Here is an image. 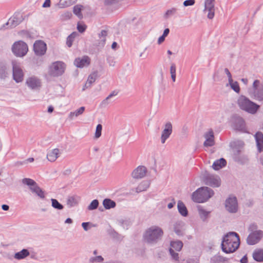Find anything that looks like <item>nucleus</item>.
<instances>
[{
    "mask_svg": "<svg viewBox=\"0 0 263 263\" xmlns=\"http://www.w3.org/2000/svg\"><path fill=\"white\" fill-rule=\"evenodd\" d=\"M239 245L238 234L236 232H231L223 236L221 246L223 252L231 253L235 252L238 248Z\"/></svg>",
    "mask_w": 263,
    "mask_h": 263,
    "instance_id": "1",
    "label": "nucleus"
},
{
    "mask_svg": "<svg viewBox=\"0 0 263 263\" xmlns=\"http://www.w3.org/2000/svg\"><path fill=\"white\" fill-rule=\"evenodd\" d=\"M163 234V231L160 227L153 226L146 229L143 237L146 243L155 245L161 239Z\"/></svg>",
    "mask_w": 263,
    "mask_h": 263,
    "instance_id": "2",
    "label": "nucleus"
},
{
    "mask_svg": "<svg viewBox=\"0 0 263 263\" xmlns=\"http://www.w3.org/2000/svg\"><path fill=\"white\" fill-rule=\"evenodd\" d=\"M213 190L208 187H201L195 191L192 196V200L196 202H206L214 195Z\"/></svg>",
    "mask_w": 263,
    "mask_h": 263,
    "instance_id": "3",
    "label": "nucleus"
},
{
    "mask_svg": "<svg viewBox=\"0 0 263 263\" xmlns=\"http://www.w3.org/2000/svg\"><path fill=\"white\" fill-rule=\"evenodd\" d=\"M239 107L242 110L250 114H255L259 107V106L251 101L247 97L241 96L238 100Z\"/></svg>",
    "mask_w": 263,
    "mask_h": 263,
    "instance_id": "4",
    "label": "nucleus"
},
{
    "mask_svg": "<svg viewBox=\"0 0 263 263\" xmlns=\"http://www.w3.org/2000/svg\"><path fill=\"white\" fill-rule=\"evenodd\" d=\"M22 182L29 187V189L32 193L36 195L41 199H44L45 197L44 191L37 185L36 182L30 178H24Z\"/></svg>",
    "mask_w": 263,
    "mask_h": 263,
    "instance_id": "5",
    "label": "nucleus"
},
{
    "mask_svg": "<svg viewBox=\"0 0 263 263\" xmlns=\"http://www.w3.org/2000/svg\"><path fill=\"white\" fill-rule=\"evenodd\" d=\"M12 68V78L17 83L23 81L24 78V73L21 67V64L14 60L11 62Z\"/></svg>",
    "mask_w": 263,
    "mask_h": 263,
    "instance_id": "6",
    "label": "nucleus"
},
{
    "mask_svg": "<svg viewBox=\"0 0 263 263\" xmlns=\"http://www.w3.org/2000/svg\"><path fill=\"white\" fill-rule=\"evenodd\" d=\"M65 68V64L61 61H57L52 63L48 70V74L53 77H58L61 76Z\"/></svg>",
    "mask_w": 263,
    "mask_h": 263,
    "instance_id": "7",
    "label": "nucleus"
},
{
    "mask_svg": "<svg viewBox=\"0 0 263 263\" xmlns=\"http://www.w3.org/2000/svg\"><path fill=\"white\" fill-rule=\"evenodd\" d=\"M28 50L27 45L22 41L15 42L12 46V51L17 57H23Z\"/></svg>",
    "mask_w": 263,
    "mask_h": 263,
    "instance_id": "8",
    "label": "nucleus"
},
{
    "mask_svg": "<svg viewBox=\"0 0 263 263\" xmlns=\"http://www.w3.org/2000/svg\"><path fill=\"white\" fill-rule=\"evenodd\" d=\"M24 20L23 15L20 12H15L8 20V22L1 27L3 28H13L18 25Z\"/></svg>",
    "mask_w": 263,
    "mask_h": 263,
    "instance_id": "9",
    "label": "nucleus"
},
{
    "mask_svg": "<svg viewBox=\"0 0 263 263\" xmlns=\"http://www.w3.org/2000/svg\"><path fill=\"white\" fill-rule=\"evenodd\" d=\"M225 208L230 213H236L238 209L237 199L236 197L230 196L225 201Z\"/></svg>",
    "mask_w": 263,
    "mask_h": 263,
    "instance_id": "10",
    "label": "nucleus"
},
{
    "mask_svg": "<svg viewBox=\"0 0 263 263\" xmlns=\"http://www.w3.org/2000/svg\"><path fill=\"white\" fill-rule=\"evenodd\" d=\"M263 237V231L260 230L252 231L247 238V243L254 245L258 243Z\"/></svg>",
    "mask_w": 263,
    "mask_h": 263,
    "instance_id": "11",
    "label": "nucleus"
},
{
    "mask_svg": "<svg viewBox=\"0 0 263 263\" xmlns=\"http://www.w3.org/2000/svg\"><path fill=\"white\" fill-rule=\"evenodd\" d=\"M204 181L205 183L213 187H219L221 184L219 177L217 175L205 173L204 176Z\"/></svg>",
    "mask_w": 263,
    "mask_h": 263,
    "instance_id": "12",
    "label": "nucleus"
},
{
    "mask_svg": "<svg viewBox=\"0 0 263 263\" xmlns=\"http://www.w3.org/2000/svg\"><path fill=\"white\" fill-rule=\"evenodd\" d=\"M26 84L32 90H37L41 88L42 82L41 80L38 77L32 76L26 79Z\"/></svg>",
    "mask_w": 263,
    "mask_h": 263,
    "instance_id": "13",
    "label": "nucleus"
},
{
    "mask_svg": "<svg viewBox=\"0 0 263 263\" xmlns=\"http://www.w3.org/2000/svg\"><path fill=\"white\" fill-rule=\"evenodd\" d=\"M33 50L37 55H43L45 54L47 50L46 43L41 40L36 41L33 45Z\"/></svg>",
    "mask_w": 263,
    "mask_h": 263,
    "instance_id": "14",
    "label": "nucleus"
},
{
    "mask_svg": "<svg viewBox=\"0 0 263 263\" xmlns=\"http://www.w3.org/2000/svg\"><path fill=\"white\" fill-rule=\"evenodd\" d=\"M214 0H205L204 2V9L203 11L208 12L207 17L212 19L215 15Z\"/></svg>",
    "mask_w": 263,
    "mask_h": 263,
    "instance_id": "15",
    "label": "nucleus"
},
{
    "mask_svg": "<svg viewBox=\"0 0 263 263\" xmlns=\"http://www.w3.org/2000/svg\"><path fill=\"white\" fill-rule=\"evenodd\" d=\"M173 127L171 122H167L165 125L163 130L162 132L161 136V142L164 144L166 140L170 137L172 133Z\"/></svg>",
    "mask_w": 263,
    "mask_h": 263,
    "instance_id": "16",
    "label": "nucleus"
},
{
    "mask_svg": "<svg viewBox=\"0 0 263 263\" xmlns=\"http://www.w3.org/2000/svg\"><path fill=\"white\" fill-rule=\"evenodd\" d=\"M245 143L240 140H235L230 143V146L233 149L235 155H239Z\"/></svg>",
    "mask_w": 263,
    "mask_h": 263,
    "instance_id": "17",
    "label": "nucleus"
},
{
    "mask_svg": "<svg viewBox=\"0 0 263 263\" xmlns=\"http://www.w3.org/2000/svg\"><path fill=\"white\" fill-rule=\"evenodd\" d=\"M205 141L203 145L205 147H211L215 144L214 133L212 129L209 130L204 134Z\"/></svg>",
    "mask_w": 263,
    "mask_h": 263,
    "instance_id": "18",
    "label": "nucleus"
},
{
    "mask_svg": "<svg viewBox=\"0 0 263 263\" xmlns=\"http://www.w3.org/2000/svg\"><path fill=\"white\" fill-rule=\"evenodd\" d=\"M233 127L235 130L243 131L245 123L243 119L239 116H234L233 119Z\"/></svg>",
    "mask_w": 263,
    "mask_h": 263,
    "instance_id": "19",
    "label": "nucleus"
},
{
    "mask_svg": "<svg viewBox=\"0 0 263 263\" xmlns=\"http://www.w3.org/2000/svg\"><path fill=\"white\" fill-rule=\"evenodd\" d=\"M90 63V59L87 55H84L82 58L76 59L74 62V65L79 68H83L88 66Z\"/></svg>",
    "mask_w": 263,
    "mask_h": 263,
    "instance_id": "20",
    "label": "nucleus"
},
{
    "mask_svg": "<svg viewBox=\"0 0 263 263\" xmlns=\"http://www.w3.org/2000/svg\"><path fill=\"white\" fill-rule=\"evenodd\" d=\"M147 169L144 166H139L132 172V175L134 178L141 179L143 178L146 173Z\"/></svg>",
    "mask_w": 263,
    "mask_h": 263,
    "instance_id": "21",
    "label": "nucleus"
},
{
    "mask_svg": "<svg viewBox=\"0 0 263 263\" xmlns=\"http://www.w3.org/2000/svg\"><path fill=\"white\" fill-rule=\"evenodd\" d=\"M60 149L54 148L49 151L47 154V158L50 162H54L60 156Z\"/></svg>",
    "mask_w": 263,
    "mask_h": 263,
    "instance_id": "22",
    "label": "nucleus"
},
{
    "mask_svg": "<svg viewBox=\"0 0 263 263\" xmlns=\"http://www.w3.org/2000/svg\"><path fill=\"white\" fill-rule=\"evenodd\" d=\"M98 77V72L94 71L91 73L88 77L87 81L83 86V90H84L86 88H89L91 87V85L92 83H93L96 80Z\"/></svg>",
    "mask_w": 263,
    "mask_h": 263,
    "instance_id": "23",
    "label": "nucleus"
},
{
    "mask_svg": "<svg viewBox=\"0 0 263 263\" xmlns=\"http://www.w3.org/2000/svg\"><path fill=\"white\" fill-rule=\"evenodd\" d=\"M255 138L256 142L257 150L259 152L263 151V134L260 132H258L255 135Z\"/></svg>",
    "mask_w": 263,
    "mask_h": 263,
    "instance_id": "24",
    "label": "nucleus"
},
{
    "mask_svg": "<svg viewBox=\"0 0 263 263\" xmlns=\"http://www.w3.org/2000/svg\"><path fill=\"white\" fill-rule=\"evenodd\" d=\"M226 164V160L224 158H220L214 162L212 167L214 170L217 171L225 166Z\"/></svg>",
    "mask_w": 263,
    "mask_h": 263,
    "instance_id": "25",
    "label": "nucleus"
},
{
    "mask_svg": "<svg viewBox=\"0 0 263 263\" xmlns=\"http://www.w3.org/2000/svg\"><path fill=\"white\" fill-rule=\"evenodd\" d=\"M177 208L179 213L184 217L188 215V211L185 204L181 200H179L177 203Z\"/></svg>",
    "mask_w": 263,
    "mask_h": 263,
    "instance_id": "26",
    "label": "nucleus"
},
{
    "mask_svg": "<svg viewBox=\"0 0 263 263\" xmlns=\"http://www.w3.org/2000/svg\"><path fill=\"white\" fill-rule=\"evenodd\" d=\"M77 0H60L57 4L59 8H65L68 7L76 3Z\"/></svg>",
    "mask_w": 263,
    "mask_h": 263,
    "instance_id": "27",
    "label": "nucleus"
},
{
    "mask_svg": "<svg viewBox=\"0 0 263 263\" xmlns=\"http://www.w3.org/2000/svg\"><path fill=\"white\" fill-rule=\"evenodd\" d=\"M183 227L184 223L181 221L176 222L174 224V231L177 235L182 236L183 235Z\"/></svg>",
    "mask_w": 263,
    "mask_h": 263,
    "instance_id": "28",
    "label": "nucleus"
},
{
    "mask_svg": "<svg viewBox=\"0 0 263 263\" xmlns=\"http://www.w3.org/2000/svg\"><path fill=\"white\" fill-rule=\"evenodd\" d=\"M9 74V68L5 64H0V79H5Z\"/></svg>",
    "mask_w": 263,
    "mask_h": 263,
    "instance_id": "29",
    "label": "nucleus"
},
{
    "mask_svg": "<svg viewBox=\"0 0 263 263\" xmlns=\"http://www.w3.org/2000/svg\"><path fill=\"white\" fill-rule=\"evenodd\" d=\"M85 108L84 106L80 107L79 109L74 111H71L69 113L68 117L70 119L72 120L76 117L82 115L85 111Z\"/></svg>",
    "mask_w": 263,
    "mask_h": 263,
    "instance_id": "30",
    "label": "nucleus"
},
{
    "mask_svg": "<svg viewBox=\"0 0 263 263\" xmlns=\"http://www.w3.org/2000/svg\"><path fill=\"white\" fill-rule=\"evenodd\" d=\"M118 95V92L116 91H113L111 93H110L105 99H104L101 103H100L101 107H106L110 103L109 100L114 96H116Z\"/></svg>",
    "mask_w": 263,
    "mask_h": 263,
    "instance_id": "31",
    "label": "nucleus"
},
{
    "mask_svg": "<svg viewBox=\"0 0 263 263\" xmlns=\"http://www.w3.org/2000/svg\"><path fill=\"white\" fill-rule=\"evenodd\" d=\"M170 248H172L173 250L179 252L183 247V243L180 240L172 241L170 243Z\"/></svg>",
    "mask_w": 263,
    "mask_h": 263,
    "instance_id": "32",
    "label": "nucleus"
},
{
    "mask_svg": "<svg viewBox=\"0 0 263 263\" xmlns=\"http://www.w3.org/2000/svg\"><path fill=\"white\" fill-rule=\"evenodd\" d=\"M29 255V252L28 250L24 249L20 252L16 253L14 254V258L18 260H21L25 258Z\"/></svg>",
    "mask_w": 263,
    "mask_h": 263,
    "instance_id": "33",
    "label": "nucleus"
},
{
    "mask_svg": "<svg viewBox=\"0 0 263 263\" xmlns=\"http://www.w3.org/2000/svg\"><path fill=\"white\" fill-rule=\"evenodd\" d=\"M149 182L148 181H143L136 187V191L137 193H140L146 191L149 187Z\"/></svg>",
    "mask_w": 263,
    "mask_h": 263,
    "instance_id": "34",
    "label": "nucleus"
},
{
    "mask_svg": "<svg viewBox=\"0 0 263 263\" xmlns=\"http://www.w3.org/2000/svg\"><path fill=\"white\" fill-rule=\"evenodd\" d=\"M80 201V197L78 196H71L69 197L67 204L69 207H72L77 205Z\"/></svg>",
    "mask_w": 263,
    "mask_h": 263,
    "instance_id": "35",
    "label": "nucleus"
},
{
    "mask_svg": "<svg viewBox=\"0 0 263 263\" xmlns=\"http://www.w3.org/2000/svg\"><path fill=\"white\" fill-rule=\"evenodd\" d=\"M253 257L254 260L257 261H263V250L259 249L255 250L253 254Z\"/></svg>",
    "mask_w": 263,
    "mask_h": 263,
    "instance_id": "36",
    "label": "nucleus"
},
{
    "mask_svg": "<svg viewBox=\"0 0 263 263\" xmlns=\"http://www.w3.org/2000/svg\"><path fill=\"white\" fill-rule=\"evenodd\" d=\"M103 205L106 209H110L116 206V202L108 198L105 199L103 201Z\"/></svg>",
    "mask_w": 263,
    "mask_h": 263,
    "instance_id": "37",
    "label": "nucleus"
},
{
    "mask_svg": "<svg viewBox=\"0 0 263 263\" xmlns=\"http://www.w3.org/2000/svg\"><path fill=\"white\" fill-rule=\"evenodd\" d=\"M251 96L257 100H263V84L261 85L260 88L259 89L258 91L252 92Z\"/></svg>",
    "mask_w": 263,
    "mask_h": 263,
    "instance_id": "38",
    "label": "nucleus"
},
{
    "mask_svg": "<svg viewBox=\"0 0 263 263\" xmlns=\"http://www.w3.org/2000/svg\"><path fill=\"white\" fill-rule=\"evenodd\" d=\"M104 258L101 256H95L90 257L89 258L88 262L89 263H102L104 261Z\"/></svg>",
    "mask_w": 263,
    "mask_h": 263,
    "instance_id": "39",
    "label": "nucleus"
},
{
    "mask_svg": "<svg viewBox=\"0 0 263 263\" xmlns=\"http://www.w3.org/2000/svg\"><path fill=\"white\" fill-rule=\"evenodd\" d=\"M168 251L170 255H171V259L175 262H179V254L177 252H175L174 250L172 249V248H170Z\"/></svg>",
    "mask_w": 263,
    "mask_h": 263,
    "instance_id": "40",
    "label": "nucleus"
},
{
    "mask_svg": "<svg viewBox=\"0 0 263 263\" xmlns=\"http://www.w3.org/2000/svg\"><path fill=\"white\" fill-rule=\"evenodd\" d=\"M77 34V33L76 32H73L67 37L66 44L68 47H70L72 46V43Z\"/></svg>",
    "mask_w": 263,
    "mask_h": 263,
    "instance_id": "41",
    "label": "nucleus"
},
{
    "mask_svg": "<svg viewBox=\"0 0 263 263\" xmlns=\"http://www.w3.org/2000/svg\"><path fill=\"white\" fill-rule=\"evenodd\" d=\"M229 84L231 87V88L236 92L239 93L240 91V88L239 84L237 82H234L233 79L231 82H229Z\"/></svg>",
    "mask_w": 263,
    "mask_h": 263,
    "instance_id": "42",
    "label": "nucleus"
},
{
    "mask_svg": "<svg viewBox=\"0 0 263 263\" xmlns=\"http://www.w3.org/2000/svg\"><path fill=\"white\" fill-rule=\"evenodd\" d=\"M52 206L58 210H62L64 208L63 205L61 204L57 199H51Z\"/></svg>",
    "mask_w": 263,
    "mask_h": 263,
    "instance_id": "43",
    "label": "nucleus"
},
{
    "mask_svg": "<svg viewBox=\"0 0 263 263\" xmlns=\"http://www.w3.org/2000/svg\"><path fill=\"white\" fill-rule=\"evenodd\" d=\"M198 212L201 219L204 220L208 216L210 212L206 211L203 208H199Z\"/></svg>",
    "mask_w": 263,
    "mask_h": 263,
    "instance_id": "44",
    "label": "nucleus"
},
{
    "mask_svg": "<svg viewBox=\"0 0 263 263\" xmlns=\"http://www.w3.org/2000/svg\"><path fill=\"white\" fill-rule=\"evenodd\" d=\"M82 7V6L81 5H76L74 6L73 9L74 14H76L79 18L82 17V14L81 13Z\"/></svg>",
    "mask_w": 263,
    "mask_h": 263,
    "instance_id": "45",
    "label": "nucleus"
},
{
    "mask_svg": "<svg viewBox=\"0 0 263 263\" xmlns=\"http://www.w3.org/2000/svg\"><path fill=\"white\" fill-rule=\"evenodd\" d=\"M99 205V201L97 199H95L91 201L90 204L88 206V210H93L96 209Z\"/></svg>",
    "mask_w": 263,
    "mask_h": 263,
    "instance_id": "46",
    "label": "nucleus"
},
{
    "mask_svg": "<svg viewBox=\"0 0 263 263\" xmlns=\"http://www.w3.org/2000/svg\"><path fill=\"white\" fill-rule=\"evenodd\" d=\"M261 85H260V81L258 80H256L253 83V91L252 92H255L258 91L259 89L260 88Z\"/></svg>",
    "mask_w": 263,
    "mask_h": 263,
    "instance_id": "47",
    "label": "nucleus"
},
{
    "mask_svg": "<svg viewBox=\"0 0 263 263\" xmlns=\"http://www.w3.org/2000/svg\"><path fill=\"white\" fill-rule=\"evenodd\" d=\"M177 9L175 8H173L171 9L167 10L164 14V17L167 18L169 16H172L175 14L177 12Z\"/></svg>",
    "mask_w": 263,
    "mask_h": 263,
    "instance_id": "48",
    "label": "nucleus"
},
{
    "mask_svg": "<svg viewBox=\"0 0 263 263\" xmlns=\"http://www.w3.org/2000/svg\"><path fill=\"white\" fill-rule=\"evenodd\" d=\"M102 129V126L101 124H98L96 127L95 137L98 139L101 136V132Z\"/></svg>",
    "mask_w": 263,
    "mask_h": 263,
    "instance_id": "49",
    "label": "nucleus"
},
{
    "mask_svg": "<svg viewBox=\"0 0 263 263\" xmlns=\"http://www.w3.org/2000/svg\"><path fill=\"white\" fill-rule=\"evenodd\" d=\"M107 35V32L106 30H103L101 31L100 33L99 34V36L100 39H101V42H102V45H103L105 42L106 39L105 37Z\"/></svg>",
    "mask_w": 263,
    "mask_h": 263,
    "instance_id": "50",
    "label": "nucleus"
},
{
    "mask_svg": "<svg viewBox=\"0 0 263 263\" xmlns=\"http://www.w3.org/2000/svg\"><path fill=\"white\" fill-rule=\"evenodd\" d=\"M86 26L85 25L78 24L77 29L78 30V31L82 33V32H84L85 30H86Z\"/></svg>",
    "mask_w": 263,
    "mask_h": 263,
    "instance_id": "51",
    "label": "nucleus"
},
{
    "mask_svg": "<svg viewBox=\"0 0 263 263\" xmlns=\"http://www.w3.org/2000/svg\"><path fill=\"white\" fill-rule=\"evenodd\" d=\"M195 0H186L183 2V5L185 7L192 6L195 4Z\"/></svg>",
    "mask_w": 263,
    "mask_h": 263,
    "instance_id": "52",
    "label": "nucleus"
},
{
    "mask_svg": "<svg viewBox=\"0 0 263 263\" xmlns=\"http://www.w3.org/2000/svg\"><path fill=\"white\" fill-rule=\"evenodd\" d=\"M224 72L228 77L229 82H231L232 80V75L228 68L224 69Z\"/></svg>",
    "mask_w": 263,
    "mask_h": 263,
    "instance_id": "53",
    "label": "nucleus"
},
{
    "mask_svg": "<svg viewBox=\"0 0 263 263\" xmlns=\"http://www.w3.org/2000/svg\"><path fill=\"white\" fill-rule=\"evenodd\" d=\"M176 65L174 63H173L171 64V67H170V73L171 74H176Z\"/></svg>",
    "mask_w": 263,
    "mask_h": 263,
    "instance_id": "54",
    "label": "nucleus"
},
{
    "mask_svg": "<svg viewBox=\"0 0 263 263\" xmlns=\"http://www.w3.org/2000/svg\"><path fill=\"white\" fill-rule=\"evenodd\" d=\"M50 0H45L44 3L43 4L42 7L43 8H49L50 6Z\"/></svg>",
    "mask_w": 263,
    "mask_h": 263,
    "instance_id": "55",
    "label": "nucleus"
},
{
    "mask_svg": "<svg viewBox=\"0 0 263 263\" xmlns=\"http://www.w3.org/2000/svg\"><path fill=\"white\" fill-rule=\"evenodd\" d=\"M216 257H217V259H218V261L219 262H224L227 261V258L226 257H224L220 255H215Z\"/></svg>",
    "mask_w": 263,
    "mask_h": 263,
    "instance_id": "56",
    "label": "nucleus"
},
{
    "mask_svg": "<svg viewBox=\"0 0 263 263\" xmlns=\"http://www.w3.org/2000/svg\"><path fill=\"white\" fill-rule=\"evenodd\" d=\"M107 62L110 66H114L115 64V62L111 58H107Z\"/></svg>",
    "mask_w": 263,
    "mask_h": 263,
    "instance_id": "57",
    "label": "nucleus"
},
{
    "mask_svg": "<svg viewBox=\"0 0 263 263\" xmlns=\"http://www.w3.org/2000/svg\"><path fill=\"white\" fill-rule=\"evenodd\" d=\"M89 223V222H83L82 223V226L85 231H87L88 230Z\"/></svg>",
    "mask_w": 263,
    "mask_h": 263,
    "instance_id": "58",
    "label": "nucleus"
},
{
    "mask_svg": "<svg viewBox=\"0 0 263 263\" xmlns=\"http://www.w3.org/2000/svg\"><path fill=\"white\" fill-rule=\"evenodd\" d=\"M34 161V158H29L28 159H26L25 161L21 162V164H26L27 162H32Z\"/></svg>",
    "mask_w": 263,
    "mask_h": 263,
    "instance_id": "59",
    "label": "nucleus"
},
{
    "mask_svg": "<svg viewBox=\"0 0 263 263\" xmlns=\"http://www.w3.org/2000/svg\"><path fill=\"white\" fill-rule=\"evenodd\" d=\"M218 259H217V257H216L215 256H213L211 259V263H220L219 261H218Z\"/></svg>",
    "mask_w": 263,
    "mask_h": 263,
    "instance_id": "60",
    "label": "nucleus"
},
{
    "mask_svg": "<svg viewBox=\"0 0 263 263\" xmlns=\"http://www.w3.org/2000/svg\"><path fill=\"white\" fill-rule=\"evenodd\" d=\"M165 38V37L163 36V35L160 36L158 40V44H161L163 42H164Z\"/></svg>",
    "mask_w": 263,
    "mask_h": 263,
    "instance_id": "61",
    "label": "nucleus"
},
{
    "mask_svg": "<svg viewBox=\"0 0 263 263\" xmlns=\"http://www.w3.org/2000/svg\"><path fill=\"white\" fill-rule=\"evenodd\" d=\"M169 32H170V29L168 28H166L164 30L163 34L162 35H163L164 37H166L168 35Z\"/></svg>",
    "mask_w": 263,
    "mask_h": 263,
    "instance_id": "62",
    "label": "nucleus"
},
{
    "mask_svg": "<svg viewBox=\"0 0 263 263\" xmlns=\"http://www.w3.org/2000/svg\"><path fill=\"white\" fill-rule=\"evenodd\" d=\"M248 259L246 255H245L241 259H240V262L241 263H247Z\"/></svg>",
    "mask_w": 263,
    "mask_h": 263,
    "instance_id": "63",
    "label": "nucleus"
},
{
    "mask_svg": "<svg viewBox=\"0 0 263 263\" xmlns=\"http://www.w3.org/2000/svg\"><path fill=\"white\" fill-rule=\"evenodd\" d=\"M2 208L4 211H8L9 209V206L7 204H3L2 205Z\"/></svg>",
    "mask_w": 263,
    "mask_h": 263,
    "instance_id": "64",
    "label": "nucleus"
}]
</instances>
